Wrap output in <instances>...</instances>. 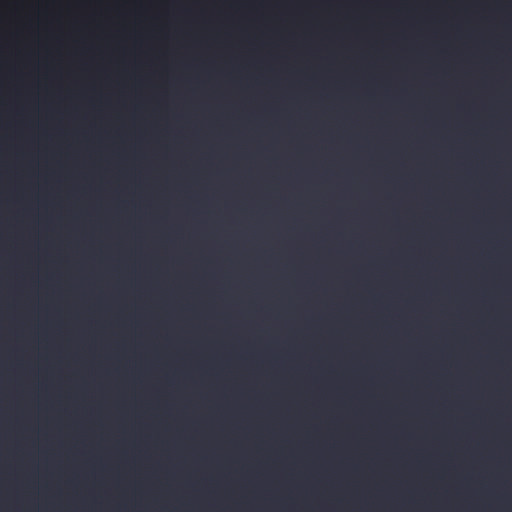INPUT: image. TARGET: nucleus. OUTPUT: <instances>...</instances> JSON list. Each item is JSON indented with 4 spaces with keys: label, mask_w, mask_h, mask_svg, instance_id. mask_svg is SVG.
Segmentation results:
<instances>
[{
    "label": "nucleus",
    "mask_w": 512,
    "mask_h": 512,
    "mask_svg": "<svg viewBox=\"0 0 512 512\" xmlns=\"http://www.w3.org/2000/svg\"><path fill=\"white\" fill-rule=\"evenodd\" d=\"M482 294L486 296V295L491 294V291L484 289V290H482Z\"/></svg>",
    "instance_id": "1a4fd4ad"
},
{
    "label": "nucleus",
    "mask_w": 512,
    "mask_h": 512,
    "mask_svg": "<svg viewBox=\"0 0 512 512\" xmlns=\"http://www.w3.org/2000/svg\"><path fill=\"white\" fill-rule=\"evenodd\" d=\"M418 320H429L425 317L424 311L420 304V287L418 286Z\"/></svg>",
    "instance_id": "20e7f679"
},
{
    "label": "nucleus",
    "mask_w": 512,
    "mask_h": 512,
    "mask_svg": "<svg viewBox=\"0 0 512 512\" xmlns=\"http://www.w3.org/2000/svg\"><path fill=\"white\" fill-rule=\"evenodd\" d=\"M408 331V512H416V322Z\"/></svg>",
    "instance_id": "f257e3e1"
},
{
    "label": "nucleus",
    "mask_w": 512,
    "mask_h": 512,
    "mask_svg": "<svg viewBox=\"0 0 512 512\" xmlns=\"http://www.w3.org/2000/svg\"><path fill=\"white\" fill-rule=\"evenodd\" d=\"M428 323L429 322H418V326H417V329H418V356L420 355V334L424 330L426 324H428Z\"/></svg>",
    "instance_id": "39448f33"
},
{
    "label": "nucleus",
    "mask_w": 512,
    "mask_h": 512,
    "mask_svg": "<svg viewBox=\"0 0 512 512\" xmlns=\"http://www.w3.org/2000/svg\"><path fill=\"white\" fill-rule=\"evenodd\" d=\"M409 320L417 321V318H413V317H411Z\"/></svg>",
    "instance_id": "9d476101"
},
{
    "label": "nucleus",
    "mask_w": 512,
    "mask_h": 512,
    "mask_svg": "<svg viewBox=\"0 0 512 512\" xmlns=\"http://www.w3.org/2000/svg\"><path fill=\"white\" fill-rule=\"evenodd\" d=\"M410 145H411V146H413V142H412V141L410 142ZM412 149H413V147H411V150H412Z\"/></svg>",
    "instance_id": "9b49d317"
},
{
    "label": "nucleus",
    "mask_w": 512,
    "mask_h": 512,
    "mask_svg": "<svg viewBox=\"0 0 512 512\" xmlns=\"http://www.w3.org/2000/svg\"><path fill=\"white\" fill-rule=\"evenodd\" d=\"M413 184H414V176H413V172L411 171V176H410V186H411V190L413 189Z\"/></svg>",
    "instance_id": "6e6552de"
},
{
    "label": "nucleus",
    "mask_w": 512,
    "mask_h": 512,
    "mask_svg": "<svg viewBox=\"0 0 512 512\" xmlns=\"http://www.w3.org/2000/svg\"><path fill=\"white\" fill-rule=\"evenodd\" d=\"M416 29V0H410V62L413 65L414 49H416V40L413 39V30Z\"/></svg>",
    "instance_id": "7ed1b4c3"
},
{
    "label": "nucleus",
    "mask_w": 512,
    "mask_h": 512,
    "mask_svg": "<svg viewBox=\"0 0 512 512\" xmlns=\"http://www.w3.org/2000/svg\"><path fill=\"white\" fill-rule=\"evenodd\" d=\"M413 253H414L413 227L411 226V235H410V258H411V269L413 268Z\"/></svg>",
    "instance_id": "423d86ee"
},
{
    "label": "nucleus",
    "mask_w": 512,
    "mask_h": 512,
    "mask_svg": "<svg viewBox=\"0 0 512 512\" xmlns=\"http://www.w3.org/2000/svg\"><path fill=\"white\" fill-rule=\"evenodd\" d=\"M411 94H413V72L411 71ZM411 98H413V95H411ZM411 110H413V99H411ZM411 122H413V111H411ZM413 123H411V130H413L412 127ZM413 134V131H411V135Z\"/></svg>",
    "instance_id": "0eeeda50"
},
{
    "label": "nucleus",
    "mask_w": 512,
    "mask_h": 512,
    "mask_svg": "<svg viewBox=\"0 0 512 512\" xmlns=\"http://www.w3.org/2000/svg\"><path fill=\"white\" fill-rule=\"evenodd\" d=\"M369 294L377 301L392 298L394 291L392 287V277L388 273H383L380 279V287L378 289L371 288Z\"/></svg>",
    "instance_id": "f03ea898"
}]
</instances>
